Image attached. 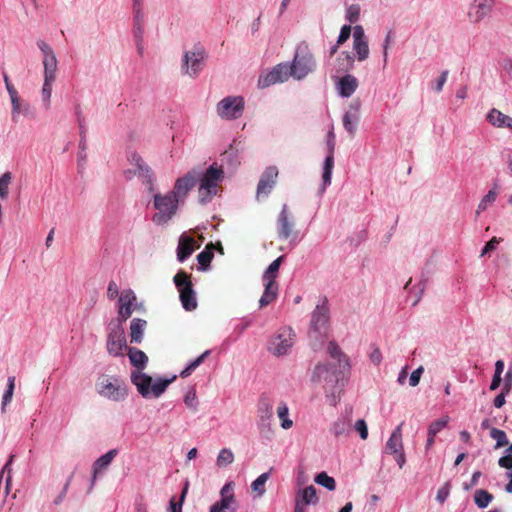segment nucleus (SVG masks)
<instances>
[{
    "instance_id": "1",
    "label": "nucleus",
    "mask_w": 512,
    "mask_h": 512,
    "mask_svg": "<svg viewBox=\"0 0 512 512\" xmlns=\"http://www.w3.org/2000/svg\"><path fill=\"white\" fill-rule=\"evenodd\" d=\"M128 357L131 364L136 368V370L131 372V382L144 398H158L176 379V376H173L170 379H159L152 384V377L142 372L148 363L147 355L140 349L130 347L128 349Z\"/></svg>"
},
{
    "instance_id": "2",
    "label": "nucleus",
    "mask_w": 512,
    "mask_h": 512,
    "mask_svg": "<svg viewBox=\"0 0 512 512\" xmlns=\"http://www.w3.org/2000/svg\"><path fill=\"white\" fill-rule=\"evenodd\" d=\"M180 203L171 191L154 194L153 205L157 212L152 216V221L157 225L168 223L176 215Z\"/></svg>"
},
{
    "instance_id": "3",
    "label": "nucleus",
    "mask_w": 512,
    "mask_h": 512,
    "mask_svg": "<svg viewBox=\"0 0 512 512\" xmlns=\"http://www.w3.org/2000/svg\"><path fill=\"white\" fill-rule=\"evenodd\" d=\"M223 176L222 168L216 164L211 165L202 176L200 175L198 193L201 203L211 200L212 196L216 194L217 185L223 179Z\"/></svg>"
},
{
    "instance_id": "4",
    "label": "nucleus",
    "mask_w": 512,
    "mask_h": 512,
    "mask_svg": "<svg viewBox=\"0 0 512 512\" xmlns=\"http://www.w3.org/2000/svg\"><path fill=\"white\" fill-rule=\"evenodd\" d=\"M96 387L102 397L115 402L123 401L128 394L127 387L122 380L108 375H102L98 379Z\"/></svg>"
},
{
    "instance_id": "5",
    "label": "nucleus",
    "mask_w": 512,
    "mask_h": 512,
    "mask_svg": "<svg viewBox=\"0 0 512 512\" xmlns=\"http://www.w3.org/2000/svg\"><path fill=\"white\" fill-rule=\"evenodd\" d=\"M345 370L337 371L333 366L326 363H319L312 372L311 381L315 384H322L327 392L334 393V389L339 382L340 373Z\"/></svg>"
},
{
    "instance_id": "6",
    "label": "nucleus",
    "mask_w": 512,
    "mask_h": 512,
    "mask_svg": "<svg viewBox=\"0 0 512 512\" xmlns=\"http://www.w3.org/2000/svg\"><path fill=\"white\" fill-rule=\"evenodd\" d=\"M173 280L179 291L183 308L186 311L195 310L197 308V299L190 276L185 271H179Z\"/></svg>"
},
{
    "instance_id": "7",
    "label": "nucleus",
    "mask_w": 512,
    "mask_h": 512,
    "mask_svg": "<svg viewBox=\"0 0 512 512\" xmlns=\"http://www.w3.org/2000/svg\"><path fill=\"white\" fill-rule=\"evenodd\" d=\"M207 57L206 50L201 45H195L191 51H185L182 59V72L192 78L199 75Z\"/></svg>"
},
{
    "instance_id": "8",
    "label": "nucleus",
    "mask_w": 512,
    "mask_h": 512,
    "mask_svg": "<svg viewBox=\"0 0 512 512\" xmlns=\"http://www.w3.org/2000/svg\"><path fill=\"white\" fill-rule=\"evenodd\" d=\"M295 343V333L290 327L280 328L271 338L268 351L274 356L280 357L288 354Z\"/></svg>"
},
{
    "instance_id": "9",
    "label": "nucleus",
    "mask_w": 512,
    "mask_h": 512,
    "mask_svg": "<svg viewBox=\"0 0 512 512\" xmlns=\"http://www.w3.org/2000/svg\"><path fill=\"white\" fill-rule=\"evenodd\" d=\"M106 346L110 355L114 357L123 355V351L127 346L124 329L121 322L110 323Z\"/></svg>"
},
{
    "instance_id": "10",
    "label": "nucleus",
    "mask_w": 512,
    "mask_h": 512,
    "mask_svg": "<svg viewBox=\"0 0 512 512\" xmlns=\"http://www.w3.org/2000/svg\"><path fill=\"white\" fill-rule=\"evenodd\" d=\"M402 426L400 423L392 432L385 445V452L392 455L397 462L399 468H403L406 463L404 453L403 440H402Z\"/></svg>"
},
{
    "instance_id": "11",
    "label": "nucleus",
    "mask_w": 512,
    "mask_h": 512,
    "mask_svg": "<svg viewBox=\"0 0 512 512\" xmlns=\"http://www.w3.org/2000/svg\"><path fill=\"white\" fill-rule=\"evenodd\" d=\"M243 110L244 100L237 96H228L217 105L218 115L225 119H236L241 116Z\"/></svg>"
},
{
    "instance_id": "12",
    "label": "nucleus",
    "mask_w": 512,
    "mask_h": 512,
    "mask_svg": "<svg viewBox=\"0 0 512 512\" xmlns=\"http://www.w3.org/2000/svg\"><path fill=\"white\" fill-rule=\"evenodd\" d=\"M315 67L313 56L309 52H297L290 67V73L296 79L306 77Z\"/></svg>"
},
{
    "instance_id": "13",
    "label": "nucleus",
    "mask_w": 512,
    "mask_h": 512,
    "mask_svg": "<svg viewBox=\"0 0 512 512\" xmlns=\"http://www.w3.org/2000/svg\"><path fill=\"white\" fill-rule=\"evenodd\" d=\"M233 483H226L221 491V499L210 507V512H236V499L233 492Z\"/></svg>"
},
{
    "instance_id": "14",
    "label": "nucleus",
    "mask_w": 512,
    "mask_h": 512,
    "mask_svg": "<svg viewBox=\"0 0 512 512\" xmlns=\"http://www.w3.org/2000/svg\"><path fill=\"white\" fill-rule=\"evenodd\" d=\"M295 224L293 217L286 204L282 206V209L277 217V234L282 240H287L297 236V232L294 230Z\"/></svg>"
},
{
    "instance_id": "15",
    "label": "nucleus",
    "mask_w": 512,
    "mask_h": 512,
    "mask_svg": "<svg viewBox=\"0 0 512 512\" xmlns=\"http://www.w3.org/2000/svg\"><path fill=\"white\" fill-rule=\"evenodd\" d=\"M200 177V172L193 169L185 174L183 177L178 178L174 184L171 192L179 198L182 203L189 193V191L196 185Z\"/></svg>"
},
{
    "instance_id": "16",
    "label": "nucleus",
    "mask_w": 512,
    "mask_h": 512,
    "mask_svg": "<svg viewBox=\"0 0 512 512\" xmlns=\"http://www.w3.org/2000/svg\"><path fill=\"white\" fill-rule=\"evenodd\" d=\"M278 175L279 171L276 166H269L264 170L257 185V199L267 197L271 193L277 182Z\"/></svg>"
},
{
    "instance_id": "17",
    "label": "nucleus",
    "mask_w": 512,
    "mask_h": 512,
    "mask_svg": "<svg viewBox=\"0 0 512 512\" xmlns=\"http://www.w3.org/2000/svg\"><path fill=\"white\" fill-rule=\"evenodd\" d=\"M329 320V307L326 298H323L322 302L318 304L311 316V330L317 333H321L325 330Z\"/></svg>"
},
{
    "instance_id": "18",
    "label": "nucleus",
    "mask_w": 512,
    "mask_h": 512,
    "mask_svg": "<svg viewBox=\"0 0 512 512\" xmlns=\"http://www.w3.org/2000/svg\"><path fill=\"white\" fill-rule=\"evenodd\" d=\"M327 148H328V154L324 161L323 174H322V179H323L322 191H324L326 189V187L331 184V175H332V170L334 167V150H335V141H334L333 132H329V134H328Z\"/></svg>"
},
{
    "instance_id": "19",
    "label": "nucleus",
    "mask_w": 512,
    "mask_h": 512,
    "mask_svg": "<svg viewBox=\"0 0 512 512\" xmlns=\"http://www.w3.org/2000/svg\"><path fill=\"white\" fill-rule=\"evenodd\" d=\"M493 3L494 0H474L468 11L469 19L474 23L480 22L490 13Z\"/></svg>"
},
{
    "instance_id": "20",
    "label": "nucleus",
    "mask_w": 512,
    "mask_h": 512,
    "mask_svg": "<svg viewBox=\"0 0 512 512\" xmlns=\"http://www.w3.org/2000/svg\"><path fill=\"white\" fill-rule=\"evenodd\" d=\"M136 301V296L132 290H124L119 297V310L118 314L121 321H126L133 312V305Z\"/></svg>"
},
{
    "instance_id": "21",
    "label": "nucleus",
    "mask_w": 512,
    "mask_h": 512,
    "mask_svg": "<svg viewBox=\"0 0 512 512\" xmlns=\"http://www.w3.org/2000/svg\"><path fill=\"white\" fill-rule=\"evenodd\" d=\"M130 163L135 167L134 175L142 177L145 182L150 184V190L153 188V173L151 168L145 164L140 155L133 153L129 158Z\"/></svg>"
},
{
    "instance_id": "22",
    "label": "nucleus",
    "mask_w": 512,
    "mask_h": 512,
    "mask_svg": "<svg viewBox=\"0 0 512 512\" xmlns=\"http://www.w3.org/2000/svg\"><path fill=\"white\" fill-rule=\"evenodd\" d=\"M359 109V101L352 103L349 110L343 116V126L351 136L356 132V125L359 121Z\"/></svg>"
},
{
    "instance_id": "23",
    "label": "nucleus",
    "mask_w": 512,
    "mask_h": 512,
    "mask_svg": "<svg viewBox=\"0 0 512 512\" xmlns=\"http://www.w3.org/2000/svg\"><path fill=\"white\" fill-rule=\"evenodd\" d=\"M118 454V450L117 449H111L110 451H108L107 453H105L104 455H102L101 457H99L94 463H93V467H92V483H91V488L93 487L95 481H96V478L98 476V474L105 470L110 464L111 462L113 461V459L117 456Z\"/></svg>"
},
{
    "instance_id": "24",
    "label": "nucleus",
    "mask_w": 512,
    "mask_h": 512,
    "mask_svg": "<svg viewBox=\"0 0 512 512\" xmlns=\"http://www.w3.org/2000/svg\"><path fill=\"white\" fill-rule=\"evenodd\" d=\"M195 250V240L194 238L182 234L179 238V243L177 247V259L180 262H184L188 257L192 255Z\"/></svg>"
},
{
    "instance_id": "25",
    "label": "nucleus",
    "mask_w": 512,
    "mask_h": 512,
    "mask_svg": "<svg viewBox=\"0 0 512 512\" xmlns=\"http://www.w3.org/2000/svg\"><path fill=\"white\" fill-rule=\"evenodd\" d=\"M358 87V80L355 76L347 74L341 77L337 83L339 94L342 97H350Z\"/></svg>"
},
{
    "instance_id": "26",
    "label": "nucleus",
    "mask_w": 512,
    "mask_h": 512,
    "mask_svg": "<svg viewBox=\"0 0 512 512\" xmlns=\"http://www.w3.org/2000/svg\"><path fill=\"white\" fill-rule=\"evenodd\" d=\"M488 122L498 128H508L512 130V117L505 115L498 109H491L487 114Z\"/></svg>"
},
{
    "instance_id": "27",
    "label": "nucleus",
    "mask_w": 512,
    "mask_h": 512,
    "mask_svg": "<svg viewBox=\"0 0 512 512\" xmlns=\"http://www.w3.org/2000/svg\"><path fill=\"white\" fill-rule=\"evenodd\" d=\"M351 416L350 415H343L339 417L331 427V433L339 438V437H347L351 431Z\"/></svg>"
},
{
    "instance_id": "28",
    "label": "nucleus",
    "mask_w": 512,
    "mask_h": 512,
    "mask_svg": "<svg viewBox=\"0 0 512 512\" xmlns=\"http://www.w3.org/2000/svg\"><path fill=\"white\" fill-rule=\"evenodd\" d=\"M328 354L338 362V366L340 369L343 370H349L350 363L349 359L346 354L342 352L339 345L334 342L330 341L327 347Z\"/></svg>"
},
{
    "instance_id": "29",
    "label": "nucleus",
    "mask_w": 512,
    "mask_h": 512,
    "mask_svg": "<svg viewBox=\"0 0 512 512\" xmlns=\"http://www.w3.org/2000/svg\"><path fill=\"white\" fill-rule=\"evenodd\" d=\"M264 292L259 300L260 308H264L274 302L278 296V284L271 281L264 282Z\"/></svg>"
},
{
    "instance_id": "30",
    "label": "nucleus",
    "mask_w": 512,
    "mask_h": 512,
    "mask_svg": "<svg viewBox=\"0 0 512 512\" xmlns=\"http://www.w3.org/2000/svg\"><path fill=\"white\" fill-rule=\"evenodd\" d=\"M257 422H269L273 418V406L266 397H261L257 406Z\"/></svg>"
},
{
    "instance_id": "31",
    "label": "nucleus",
    "mask_w": 512,
    "mask_h": 512,
    "mask_svg": "<svg viewBox=\"0 0 512 512\" xmlns=\"http://www.w3.org/2000/svg\"><path fill=\"white\" fill-rule=\"evenodd\" d=\"M143 13H134V37L137 46V51L140 55L143 54Z\"/></svg>"
},
{
    "instance_id": "32",
    "label": "nucleus",
    "mask_w": 512,
    "mask_h": 512,
    "mask_svg": "<svg viewBox=\"0 0 512 512\" xmlns=\"http://www.w3.org/2000/svg\"><path fill=\"white\" fill-rule=\"evenodd\" d=\"M146 320L134 318L130 324V338L131 343H141L143 340L144 331L146 329Z\"/></svg>"
},
{
    "instance_id": "33",
    "label": "nucleus",
    "mask_w": 512,
    "mask_h": 512,
    "mask_svg": "<svg viewBox=\"0 0 512 512\" xmlns=\"http://www.w3.org/2000/svg\"><path fill=\"white\" fill-rule=\"evenodd\" d=\"M296 499H299L302 505L317 504L319 500L316 489L313 485H310L300 491Z\"/></svg>"
},
{
    "instance_id": "34",
    "label": "nucleus",
    "mask_w": 512,
    "mask_h": 512,
    "mask_svg": "<svg viewBox=\"0 0 512 512\" xmlns=\"http://www.w3.org/2000/svg\"><path fill=\"white\" fill-rule=\"evenodd\" d=\"M283 256H279L277 259H275L266 269L264 275H263V281L268 282L271 281V283H277L276 278L278 276V271L280 268V265L283 261Z\"/></svg>"
},
{
    "instance_id": "35",
    "label": "nucleus",
    "mask_w": 512,
    "mask_h": 512,
    "mask_svg": "<svg viewBox=\"0 0 512 512\" xmlns=\"http://www.w3.org/2000/svg\"><path fill=\"white\" fill-rule=\"evenodd\" d=\"M213 248V244L210 243L202 252L198 254L197 260L201 270H206L210 266V263L214 257Z\"/></svg>"
},
{
    "instance_id": "36",
    "label": "nucleus",
    "mask_w": 512,
    "mask_h": 512,
    "mask_svg": "<svg viewBox=\"0 0 512 512\" xmlns=\"http://www.w3.org/2000/svg\"><path fill=\"white\" fill-rule=\"evenodd\" d=\"M17 104L15 102H11L12 104V110H11V118L12 121L17 123L19 115L22 113L24 115H27L30 110V105L26 102H21L19 94L17 95Z\"/></svg>"
},
{
    "instance_id": "37",
    "label": "nucleus",
    "mask_w": 512,
    "mask_h": 512,
    "mask_svg": "<svg viewBox=\"0 0 512 512\" xmlns=\"http://www.w3.org/2000/svg\"><path fill=\"white\" fill-rule=\"evenodd\" d=\"M44 66V79L55 81L57 71V59L56 57H50L43 59Z\"/></svg>"
},
{
    "instance_id": "38",
    "label": "nucleus",
    "mask_w": 512,
    "mask_h": 512,
    "mask_svg": "<svg viewBox=\"0 0 512 512\" xmlns=\"http://www.w3.org/2000/svg\"><path fill=\"white\" fill-rule=\"evenodd\" d=\"M353 49L356 53L357 60L362 62L369 56L368 40L353 41Z\"/></svg>"
},
{
    "instance_id": "39",
    "label": "nucleus",
    "mask_w": 512,
    "mask_h": 512,
    "mask_svg": "<svg viewBox=\"0 0 512 512\" xmlns=\"http://www.w3.org/2000/svg\"><path fill=\"white\" fill-rule=\"evenodd\" d=\"M270 474L268 472L262 473L251 484V489L257 494L258 497L262 496L265 491V484L268 481Z\"/></svg>"
},
{
    "instance_id": "40",
    "label": "nucleus",
    "mask_w": 512,
    "mask_h": 512,
    "mask_svg": "<svg viewBox=\"0 0 512 512\" xmlns=\"http://www.w3.org/2000/svg\"><path fill=\"white\" fill-rule=\"evenodd\" d=\"M289 409L286 403L281 402L277 408V415L281 420V427L283 429H289L293 425V421L288 417Z\"/></svg>"
},
{
    "instance_id": "41",
    "label": "nucleus",
    "mask_w": 512,
    "mask_h": 512,
    "mask_svg": "<svg viewBox=\"0 0 512 512\" xmlns=\"http://www.w3.org/2000/svg\"><path fill=\"white\" fill-rule=\"evenodd\" d=\"M209 354V350L203 352L199 357L192 361L184 370L181 371L180 376L182 378H186L189 375H191V373L204 362V360L209 356Z\"/></svg>"
},
{
    "instance_id": "42",
    "label": "nucleus",
    "mask_w": 512,
    "mask_h": 512,
    "mask_svg": "<svg viewBox=\"0 0 512 512\" xmlns=\"http://www.w3.org/2000/svg\"><path fill=\"white\" fill-rule=\"evenodd\" d=\"M338 71L347 72L353 68L354 57L348 52H343L338 58Z\"/></svg>"
},
{
    "instance_id": "43",
    "label": "nucleus",
    "mask_w": 512,
    "mask_h": 512,
    "mask_svg": "<svg viewBox=\"0 0 512 512\" xmlns=\"http://www.w3.org/2000/svg\"><path fill=\"white\" fill-rule=\"evenodd\" d=\"M493 500V495L486 490L480 489L475 492L474 501L479 508H486Z\"/></svg>"
},
{
    "instance_id": "44",
    "label": "nucleus",
    "mask_w": 512,
    "mask_h": 512,
    "mask_svg": "<svg viewBox=\"0 0 512 512\" xmlns=\"http://www.w3.org/2000/svg\"><path fill=\"white\" fill-rule=\"evenodd\" d=\"M53 83H54V81H52V80L44 79L43 87L41 90V97H42L43 105L46 109H49L50 105H51Z\"/></svg>"
},
{
    "instance_id": "45",
    "label": "nucleus",
    "mask_w": 512,
    "mask_h": 512,
    "mask_svg": "<svg viewBox=\"0 0 512 512\" xmlns=\"http://www.w3.org/2000/svg\"><path fill=\"white\" fill-rule=\"evenodd\" d=\"M315 482L330 491L335 490L336 482L333 477H330L326 472H321L316 475Z\"/></svg>"
},
{
    "instance_id": "46",
    "label": "nucleus",
    "mask_w": 512,
    "mask_h": 512,
    "mask_svg": "<svg viewBox=\"0 0 512 512\" xmlns=\"http://www.w3.org/2000/svg\"><path fill=\"white\" fill-rule=\"evenodd\" d=\"M234 461V454L228 448H223L220 450L216 463L219 467H226Z\"/></svg>"
},
{
    "instance_id": "47",
    "label": "nucleus",
    "mask_w": 512,
    "mask_h": 512,
    "mask_svg": "<svg viewBox=\"0 0 512 512\" xmlns=\"http://www.w3.org/2000/svg\"><path fill=\"white\" fill-rule=\"evenodd\" d=\"M449 420V416L446 415L433 421L428 427V433H430L431 436H436L442 429L447 426Z\"/></svg>"
},
{
    "instance_id": "48",
    "label": "nucleus",
    "mask_w": 512,
    "mask_h": 512,
    "mask_svg": "<svg viewBox=\"0 0 512 512\" xmlns=\"http://www.w3.org/2000/svg\"><path fill=\"white\" fill-rule=\"evenodd\" d=\"M490 436L494 440H496L495 449L506 446L508 444V439L506 433L503 430L497 428L490 429Z\"/></svg>"
},
{
    "instance_id": "49",
    "label": "nucleus",
    "mask_w": 512,
    "mask_h": 512,
    "mask_svg": "<svg viewBox=\"0 0 512 512\" xmlns=\"http://www.w3.org/2000/svg\"><path fill=\"white\" fill-rule=\"evenodd\" d=\"M188 488H189V483H188V481H186L179 501L175 502L174 497L170 500V512H182V506L185 501L186 495L188 493Z\"/></svg>"
},
{
    "instance_id": "50",
    "label": "nucleus",
    "mask_w": 512,
    "mask_h": 512,
    "mask_svg": "<svg viewBox=\"0 0 512 512\" xmlns=\"http://www.w3.org/2000/svg\"><path fill=\"white\" fill-rule=\"evenodd\" d=\"M497 191L491 189L488 193L482 198L478 205L477 214L487 209L489 205H491L497 198Z\"/></svg>"
},
{
    "instance_id": "51",
    "label": "nucleus",
    "mask_w": 512,
    "mask_h": 512,
    "mask_svg": "<svg viewBox=\"0 0 512 512\" xmlns=\"http://www.w3.org/2000/svg\"><path fill=\"white\" fill-rule=\"evenodd\" d=\"M257 427L262 438L271 440L274 435V429L271 421L269 422H257Z\"/></svg>"
},
{
    "instance_id": "52",
    "label": "nucleus",
    "mask_w": 512,
    "mask_h": 512,
    "mask_svg": "<svg viewBox=\"0 0 512 512\" xmlns=\"http://www.w3.org/2000/svg\"><path fill=\"white\" fill-rule=\"evenodd\" d=\"M12 175L10 172H5L0 177V197L6 199L8 196L9 185L11 183Z\"/></svg>"
},
{
    "instance_id": "53",
    "label": "nucleus",
    "mask_w": 512,
    "mask_h": 512,
    "mask_svg": "<svg viewBox=\"0 0 512 512\" xmlns=\"http://www.w3.org/2000/svg\"><path fill=\"white\" fill-rule=\"evenodd\" d=\"M14 388H15V377L10 376V377H8V381H7V389L3 395V400H2V408L3 409L12 400Z\"/></svg>"
},
{
    "instance_id": "54",
    "label": "nucleus",
    "mask_w": 512,
    "mask_h": 512,
    "mask_svg": "<svg viewBox=\"0 0 512 512\" xmlns=\"http://www.w3.org/2000/svg\"><path fill=\"white\" fill-rule=\"evenodd\" d=\"M360 11H361V9L358 4H352V5L348 6L346 9V19L350 23L357 22L359 19V16H360Z\"/></svg>"
},
{
    "instance_id": "55",
    "label": "nucleus",
    "mask_w": 512,
    "mask_h": 512,
    "mask_svg": "<svg viewBox=\"0 0 512 512\" xmlns=\"http://www.w3.org/2000/svg\"><path fill=\"white\" fill-rule=\"evenodd\" d=\"M276 72L270 71L267 75L264 77L259 78V86L261 88L269 87L270 85H273L277 82V78H275Z\"/></svg>"
},
{
    "instance_id": "56",
    "label": "nucleus",
    "mask_w": 512,
    "mask_h": 512,
    "mask_svg": "<svg viewBox=\"0 0 512 512\" xmlns=\"http://www.w3.org/2000/svg\"><path fill=\"white\" fill-rule=\"evenodd\" d=\"M272 72H276L277 82H283L288 79V67L286 65H277Z\"/></svg>"
},
{
    "instance_id": "57",
    "label": "nucleus",
    "mask_w": 512,
    "mask_h": 512,
    "mask_svg": "<svg viewBox=\"0 0 512 512\" xmlns=\"http://www.w3.org/2000/svg\"><path fill=\"white\" fill-rule=\"evenodd\" d=\"M4 82H5L6 89L9 93L11 102H15V104H17L16 100H17L18 92L16 91L13 84L10 82V79L7 74H4Z\"/></svg>"
},
{
    "instance_id": "58",
    "label": "nucleus",
    "mask_w": 512,
    "mask_h": 512,
    "mask_svg": "<svg viewBox=\"0 0 512 512\" xmlns=\"http://www.w3.org/2000/svg\"><path fill=\"white\" fill-rule=\"evenodd\" d=\"M355 430L359 433L361 439L365 440L368 437V427L363 419H359L355 423Z\"/></svg>"
},
{
    "instance_id": "59",
    "label": "nucleus",
    "mask_w": 512,
    "mask_h": 512,
    "mask_svg": "<svg viewBox=\"0 0 512 512\" xmlns=\"http://www.w3.org/2000/svg\"><path fill=\"white\" fill-rule=\"evenodd\" d=\"M37 46L43 53V59H48L50 57H56L53 49L46 42L39 40L37 42Z\"/></svg>"
},
{
    "instance_id": "60",
    "label": "nucleus",
    "mask_w": 512,
    "mask_h": 512,
    "mask_svg": "<svg viewBox=\"0 0 512 512\" xmlns=\"http://www.w3.org/2000/svg\"><path fill=\"white\" fill-rule=\"evenodd\" d=\"M351 31H352L351 26L344 25L341 28L340 34L338 36L337 44L341 45V44L345 43L349 39V37L351 35Z\"/></svg>"
},
{
    "instance_id": "61",
    "label": "nucleus",
    "mask_w": 512,
    "mask_h": 512,
    "mask_svg": "<svg viewBox=\"0 0 512 512\" xmlns=\"http://www.w3.org/2000/svg\"><path fill=\"white\" fill-rule=\"evenodd\" d=\"M423 371H424V369L421 366L411 373L410 378H409L410 386L415 387L419 384V381H420Z\"/></svg>"
},
{
    "instance_id": "62",
    "label": "nucleus",
    "mask_w": 512,
    "mask_h": 512,
    "mask_svg": "<svg viewBox=\"0 0 512 512\" xmlns=\"http://www.w3.org/2000/svg\"><path fill=\"white\" fill-rule=\"evenodd\" d=\"M499 242L500 239H498L497 237H493L490 241L486 243V245L482 249L481 255H485L491 251H494Z\"/></svg>"
},
{
    "instance_id": "63",
    "label": "nucleus",
    "mask_w": 512,
    "mask_h": 512,
    "mask_svg": "<svg viewBox=\"0 0 512 512\" xmlns=\"http://www.w3.org/2000/svg\"><path fill=\"white\" fill-rule=\"evenodd\" d=\"M498 465L502 468L512 470V454L506 453L498 460Z\"/></svg>"
},
{
    "instance_id": "64",
    "label": "nucleus",
    "mask_w": 512,
    "mask_h": 512,
    "mask_svg": "<svg viewBox=\"0 0 512 512\" xmlns=\"http://www.w3.org/2000/svg\"><path fill=\"white\" fill-rule=\"evenodd\" d=\"M119 294V289H118V285L116 284L115 281H110L109 284H108V289H107V296L109 299H114L118 296Z\"/></svg>"
}]
</instances>
